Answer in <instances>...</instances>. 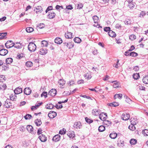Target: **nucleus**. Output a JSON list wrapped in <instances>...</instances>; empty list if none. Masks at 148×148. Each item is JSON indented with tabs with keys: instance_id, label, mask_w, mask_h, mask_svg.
I'll return each mask as SVG.
<instances>
[{
	"instance_id": "obj_1",
	"label": "nucleus",
	"mask_w": 148,
	"mask_h": 148,
	"mask_svg": "<svg viewBox=\"0 0 148 148\" xmlns=\"http://www.w3.org/2000/svg\"><path fill=\"white\" fill-rule=\"evenodd\" d=\"M28 48L30 51L34 52L36 50V46L34 42H30L28 45Z\"/></svg>"
},
{
	"instance_id": "obj_2",
	"label": "nucleus",
	"mask_w": 148,
	"mask_h": 148,
	"mask_svg": "<svg viewBox=\"0 0 148 148\" xmlns=\"http://www.w3.org/2000/svg\"><path fill=\"white\" fill-rule=\"evenodd\" d=\"M15 43L12 40L8 41L5 44V46L7 49L14 47Z\"/></svg>"
},
{
	"instance_id": "obj_3",
	"label": "nucleus",
	"mask_w": 148,
	"mask_h": 148,
	"mask_svg": "<svg viewBox=\"0 0 148 148\" xmlns=\"http://www.w3.org/2000/svg\"><path fill=\"white\" fill-rule=\"evenodd\" d=\"M3 106L5 108H7L11 107L12 103L10 102V100L8 99H7L3 104Z\"/></svg>"
},
{
	"instance_id": "obj_4",
	"label": "nucleus",
	"mask_w": 148,
	"mask_h": 148,
	"mask_svg": "<svg viewBox=\"0 0 148 148\" xmlns=\"http://www.w3.org/2000/svg\"><path fill=\"white\" fill-rule=\"evenodd\" d=\"M99 117L102 121H105L107 118V114L106 113H101L99 115Z\"/></svg>"
},
{
	"instance_id": "obj_5",
	"label": "nucleus",
	"mask_w": 148,
	"mask_h": 148,
	"mask_svg": "<svg viewBox=\"0 0 148 148\" xmlns=\"http://www.w3.org/2000/svg\"><path fill=\"white\" fill-rule=\"evenodd\" d=\"M130 118V115L129 114L126 113H123L121 116V119L125 121L127 120Z\"/></svg>"
},
{
	"instance_id": "obj_6",
	"label": "nucleus",
	"mask_w": 148,
	"mask_h": 148,
	"mask_svg": "<svg viewBox=\"0 0 148 148\" xmlns=\"http://www.w3.org/2000/svg\"><path fill=\"white\" fill-rule=\"evenodd\" d=\"M82 126V124L80 122H75L73 125V127L74 128L77 129H78L81 128Z\"/></svg>"
},
{
	"instance_id": "obj_7",
	"label": "nucleus",
	"mask_w": 148,
	"mask_h": 148,
	"mask_svg": "<svg viewBox=\"0 0 148 148\" xmlns=\"http://www.w3.org/2000/svg\"><path fill=\"white\" fill-rule=\"evenodd\" d=\"M56 112L53 111H50L49 112L48 114V116L50 119L56 117Z\"/></svg>"
},
{
	"instance_id": "obj_8",
	"label": "nucleus",
	"mask_w": 148,
	"mask_h": 148,
	"mask_svg": "<svg viewBox=\"0 0 148 148\" xmlns=\"http://www.w3.org/2000/svg\"><path fill=\"white\" fill-rule=\"evenodd\" d=\"M127 2L128 3V5L130 8L133 9L134 8L136 4L135 2H133V1H127Z\"/></svg>"
},
{
	"instance_id": "obj_9",
	"label": "nucleus",
	"mask_w": 148,
	"mask_h": 148,
	"mask_svg": "<svg viewBox=\"0 0 148 148\" xmlns=\"http://www.w3.org/2000/svg\"><path fill=\"white\" fill-rule=\"evenodd\" d=\"M34 11L36 12V13L39 14L42 12L43 11V9L41 6H38L35 9Z\"/></svg>"
},
{
	"instance_id": "obj_10",
	"label": "nucleus",
	"mask_w": 148,
	"mask_h": 148,
	"mask_svg": "<svg viewBox=\"0 0 148 148\" xmlns=\"http://www.w3.org/2000/svg\"><path fill=\"white\" fill-rule=\"evenodd\" d=\"M57 91L55 89H52L50 90L48 93V95L52 96H54L56 95Z\"/></svg>"
},
{
	"instance_id": "obj_11",
	"label": "nucleus",
	"mask_w": 148,
	"mask_h": 148,
	"mask_svg": "<svg viewBox=\"0 0 148 148\" xmlns=\"http://www.w3.org/2000/svg\"><path fill=\"white\" fill-rule=\"evenodd\" d=\"M24 92V93L27 95H30L32 92V90L30 88H25Z\"/></svg>"
},
{
	"instance_id": "obj_12",
	"label": "nucleus",
	"mask_w": 148,
	"mask_h": 148,
	"mask_svg": "<svg viewBox=\"0 0 148 148\" xmlns=\"http://www.w3.org/2000/svg\"><path fill=\"white\" fill-rule=\"evenodd\" d=\"M23 46V44L20 42H16L15 44L14 47L17 49H21Z\"/></svg>"
},
{
	"instance_id": "obj_13",
	"label": "nucleus",
	"mask_w": 148,
	"mask_h": 148,
	"mask_svg": "<svg viewBox=\"0 0 148 148\" xmlns=\"http://www.w3.org/2000/svg\"><path fill=\"white\" fill-rule=\"evenodd\" d=\"M39 138L42 142H45L47 140V138L45 136L44 134H41L38 137Z\"/></svg>"
},
{
	"instance_id": "obj_14",
	"label": "nucleus",
	"mask_w": 148,
	"mask_h": 148,
	"mask_svg": "<svg viewBox=\"0 0 148 148\" xmlns=\"http://www.w3.org/2000/svg\"><path fill=\"white\" fill-rule=\"evenodd\" d=\"M26 129L27 131L29 133H32V134H35V133L33 132V128L32 126L30 125H27L26 127ZM36 132H35V133Z\"/></svg>"
},
{
	"instance_id": "obj_15",
	"label": "nucleus",
	"mask_w": 148,
	"mask_h": 148,
	"mask_svg": "<svg viewBox=\"0 0 148 148\" xmlns=\"http://www.w3.org/2000/svg\"><path fill=\"white\" fill-rule=\"evenodd\" d=\"M8 51L7 50L3 49L0 50V55L1 56H5L8 53Z\"/></svg>"
},
{
	"instance_id": "obj_16",
	"label": "nucleus",
	"mask_w": 148,
	"mask_h": 148,
	"mask_svg": "<svg viewBox=\"0 0 148 148\" xmlns=\"http://www.w3.org/2000/svg\"><path fill=\"white\" fill-rule=\"evenodd\" d=\"M60 138V136L59 134H58L55 135L53 138L52 140L55 142L59 141Z\"/></svg>"
},
{
	"instance_id": "obj_17",
	"label": "nucleus",
	"mask_w": 148,
	"mask_h": 148,
	"mask_svg": "<svg viewBox=\"0 0 148 148\" xmlns=\"http://www.w3.org/2000/svg\"><path fill=\"white\" fill-rule=\"evenodd\" d=\"M22 92V89L21 88L18 87L16 88L14 90V92L15 94H18Z\"/></svg>"
},
{
	"instance_id": "obj_18",
	"label": "nucleus",
	"mask_w": 148,
	"mask_h": 148,
	"mask_svg": "<svg viewBox=\"0 0 148 148\" xmlns=\"http://www.w3.org/2000/svg\"><path fill=\"white\" fill-rule=\"evenodd\" d=\"M56 15V14L54 12H49V14L48 15V18L50 19L53 18L55 17Z\"/></svg>"
},
{
	"instance_id": "obj_19",
	"label": "nucleus",
	"mask_w": 148,
	"mask_h": 148,
	"mask_svg": "<svg viewBox=\"0 0 148 148\" xmlns=\"http://www.w3.org/2000/svg\"><path fill=\"white\" fill-rule=\"evenodd\" d=\"M67 136L70 138H73L75 137V135L73 131H70L67 134Z\"/></svg>"
},
{
	"instance_id": "obj_20",
	"label": "nucleus",
	"mask_w": 148,
	"mask_h": 148,
	"mask_svg": "<svg viewBox=\"0 0 148 148\" xmlns=\"http://www.w3.org/2000/svg\"><path fill=\"white\" fill-rule=\"evenodd\" d=\"M47 53V50L45 48L41 49L40 51V54L41 55H45Z\"/></svg>"
},
{
	"instance_id": "obj_21",
	"label": "nucleus",
	"mask_w": 148,
	"mask_h": 148,
	"mask_svg": "<svg viewBox=\"0 0 148 148\" xmlns=\"http://www.w3.org/2000/svg\"><path fill=\"white\" fill-rule=\"evenodd\" d=\"M65 36L66 38H71L73 37L72 35V33L71 32H67L65 34Z\"/></svg>"
},
{
	"instance_id": "obj_22",
	"label": "nucleus",
	"mask_w": 148,
	"mask_h": 148,
	"mask_svg": "<svg viewBox=\"0 0 148 148\" xmlns=\"http://www.w3.org/2000/svg\"><path fill=\"white\" fill-rule=\"evenodd\" d=\"M130 120L131 124L136 125L138 123V121L136 118H131Z\"/></svg>"
},
{
	"instance_id": "obj_23",
	"label": "nucleus",
	"mask_w": 148,
	"mask_h": 148,
	"mask_svg": "<svg viewBox=\"0 0 148 148\" xmlns=\"http://www.w3.org/2000/svg\"><path fill=\"white\" fill-rule=\"evenodd\" d=\"M55 42L57 44H60L62 42V41L61 38L57 37L55 38Z\"/></svg>"
},
{
	"instance_id": "obj_24",
	"label": "nucleus",
	"mask_w": 148,
	"mask_h": 148,
	"mask_svg": "<svg viewBox=\"0 0 148 148\" xmlns=\"http://www.w3.org/2000/svg\"><path fill=\"white\" fill-rule=\"evenodd\" d=\"M108 35L111 37H114L116 36L115 32L112 30L110 31L108 33Z\"/></svg>"
},
{
	"instance_id": "obj_25",
	"label": "nucleus",
	"mask_w": 148,
	"mask_h": 148,
	"mask_svg": "<svg viewBox=\"0 0 148 148\" xmlns=\"http://www.w3.org/2000/svg\"><path fill=\"white\" fill-rule=\"evenodd\" d=\"M101 1L98 2L101 3V5H100L101 6H105L106 5H108V1Z\"/></svg>"
},
{
	"instance_id": "obj_26",
	"label": "nucleus",
	"mask_w": 148,
	"mask_h": 148,
	"mask_svg": "<svg viewBox=\"0 0 148 148\" xmlns=\"http://www.w3.org/2000/svg\"><path fill=\"white\" fill-rule=\"evenodd\" d=\"M117 136V134L115 132H112L110 135V137L112 139H115Z\"/></svg>"
},
{
	"instance_id": "obj_27",
	"label": "nucleus",
	"mask_w": 148,
	"mask_h": 148,
	"mask_svg": "<svg viewBox=\"0 0 148 148\" xmlns=\"http://www.w3.org/2000/svg\"><path fill=\"white\" fill-rule=\"evenodd\" d=\"M108 105L110 106L116 107L119 105V103L118 102H114L109 103Z\"/></svg>"
},
{
	"instance_id": "obj_28",
	"label": "nucleus",
	"mask_w": 148,
	"mask_h": 148,
	"mask_svg": "<svg viewBox=\"0 0 148 148\" xmlns=\"http://www.w3.org/2000/svg\"><path fill=\"white\" fill-rule=\"evenodd\" d=\"M93 114L95 116H98L99 115V113L100 112L99 110L97 109H95L93 110Z\"/></svg>"
},
{
	"instance_id": "obj_29",
	"label": "nucleus",
	"mask_w": 148,
	"mask_h": 148,
	"mask_svg": "<svg viewBox=\"0 0 148 148\" xmlns=\"http://www.w3.org/2000/svg\"><path fill=\"white\" fill-rule=\"evenodd\" d=\"M54 107V106L51 103L48 104L45 106L46 108L47 109H51Z\"/></svg>"
},
{
	"instance_id": "obj_30",
	"label": "nucleus",
	"mask_w": 148,
	"mask_h": 148,
	"mask_svg": "<svg viewBox=\"0 0 148 148\" xmlns=\"http://www.w3.org/2000/svg\"><path fill=\"white\" fill-rule=\"evenodd\" d=\"M41 46L42 47H47L48 45V42L45 40H42L41 42Z\"/></svg>"
},
{
	"instance_id": "obj_31",
	"label": "nucleus",
	"mask_w": 148,
	"mask_h": 148,
	"mask_svg": "<svg viewBox=\"0 0 148 148\" xmlns=\"http://www.w3.org/2000/svg\"><path fill=\"white\" fill-rule=\"evenodd\" d=\"M7 35L6 32L0 33V39L5 38H6V36Z\"/></svg>"
},
{
	"instance_id": "obj_32",
	"label": "nucleus",
	"mask_w": 148,
	"mask_h": 148,
	"mask_svg": "<svg viewBox=\"0 0 148 148\" xmlns=\"http://www.w3.org/2000/svg\"><path fill=\"white\" fill-rule=\"evenodd\" d=\"M130 142L132 145H135L137 143V140L136 139L132 138L130 139Z\"/></svg>"
},
{
	"instance_id": "obj_33",
	"label": "nucleus",
	"mask_w": 148,
	"mask_h": 148,
	"mask_svg": "<svg viewBox=\"0 0 148 148\" xmlns=\"http://www.w3.org/2000/svg\"><path fill=\"white\" fill-rule=\"evenodd\" d=\"M65 81L63 79H60L58 82L59 84L62 86H64L65 84Z\"/></svg>"
},
{
	"instance_id": "obj_34",
	"label": "nucleus",
	"mask_w": 148,
	"mask_h": 148,
	"mask_svg": "<svg viewBox=\"0 0 148 148\" xmlns=\"http://www.w3.org/2000/svg\"><path fill=\"white\" fill-rule=\"evenodd\" d=\"M74 46V44L73 43L71 42H68L67 44L66 47L68 48L69 49H71Z\"/></svg>"
},
{
	"instance_id": "obj_35",
	"label": "nucleus",
	"mask_w": 148,
	"mask_h": 148,
	"mask_svg": "<svg viewBox=\"0 0 148 148\" xmlns=\"http://www.w3.org/2000/svg\"><path fill=\"white\" fill-rule=\"evenodd\" d=\"M13 61V59L12 58H9L6 60V62L7 64H10Z\"/></svg>"
},
{
	"instance_id": "obj_36",
	"label": "nucleus",
	"mask_w": 148,
	"mask_h": 148,
	"mask_svg": "<svg viewBox=\"0 0 148 148\" xmlns=\"http://www.w3.org/2000/svg\"><path fill=\"white\" fill-rule=\"evenodd\" d=\"M35 123L37 126L40 125L42 124V122L40 119H36L35 121Z\"/></svg>"
},
{
	"instance_id": "obj_37",
	"label": "nucleus",
	"mask_w": 148,
	"mask_h": 148,
	"mask_svg": "<svg viewBox=\"0 0 148 148\" xmlns=\"http://www.w3.org/2000/svg\"><path fill=\"white\" fill-rule=\"evenodd\" d=\"M143 82L145 84H148V76H146L143 78Z\"/></svg>"
},
{
	"instance_id": "obj_38",
	"label": "nucleus",
	"mask_w": 148,
	"mask_h": 148,
	"mask_svg": "<svg viewBox=\"0 0 148 148\" xmlns=\"http://www.w3.org/2000/svg\"><path fill=\"white\" fill-rule=\"evenodd\" d=\"M26 66L28 67H30L32 66L33 63L31 61H27L25 64Z\"/></svg>"
},
{
	"instance_id": "obj_39",
	"label": "nucleus",
	"mask_w": 148,
	"mask_h": 148,
	"mask_svg": "<svg viewBox=\"0 0 148 148\" xmlns=\"http://www.w3.org/2000/svg\"><path fill=\"white\" fill-rule=\"evenodd\" d=\"M105 130V127L103 125H101L99 126L98 130L100 132H102L104 131Z\"/></svg>"
},
{
	"instance_id": "obj_40",
	"label": "nucleus",
	"mask_w": 148,
	"mask_h": 148,
	"mask_svg": "<svg viewBox=\"0 0 148 148\" xmlns=\"http://www.w3.org/2000/svg\"><path fill=\"white\" fill-rule=\"evenodd\" d=\"M34 29L32 27H27L26 29V31L28 33H30L33 32Z\"/></svg>"
},
{
	"instance_id": "obj_41",
	"label": "nucleus",
	"mask_w": 148,
	"mask_h": 148,
	"mask_svg": "<svg viewBox=\"0 0 148 148\" xmlns=\"http://www.w3.org/2000/svg\"><path fill=\"white\" fill-rule=\"evenodd\" d=\"M74 41L75 42L80 43L81 41V40L79 37H76L74 39Z\"/></svg>"
},
{
	"instance_id": "obj_42",
	"label": "nucleus",
	"mask_w": 148,
	"mask_h": 148,
	"mask_svg": "<svg viewBox=\"0 0 148 148\" xmlns=\"http://www.w3.org/2000/svg\"><path fill=\"white\" fill-rule=\"evenodd\" d=\"M133 78L135 79H137L140 77L139 73L134 74L133 75Z\"/></svg>"
},
{
	"instance_id": "obj_43",
	"label": "nucleus",
	"mask_w": 148,
	"mask_h": 148,
	"mask_svg": "<svg viewBox=\"0 0 148 148\" xmlns=\"http://www.w3.org/2000/svg\"><path fill=\"white\" fill-rule=\"evenodd\" d=\"M94 22L95 23H97L99 20V17L97 16H95L92 17Z\"/></svg>"
},
{
	"instance_id": "obj_44",
	"label": "nucleus",
	"mask_w": 148,
	"mask_h": 148,
	"mask_svg": "<svg viewBox=\"0 0 148 148\" xmlns=\"http://www.w3.org/2000/svg\"><path fill=\"white\" fill-rule=\"evenodd\" d=\"M5 77L4 75H0V82H3L6 80Z\"/></svg>"
},
{
	"instance_id": "obj_45",
	"label": "nucleus",
	"mask_w": 148,
	"mask_h": 148,
	"mask_svg": "<svg viewBox=\"0 0 148 148\" xmlns=\"http://www.w3.org/2000/svg\"><path fill=\"white\" fill-rule=\"evenodd\" d=\"M135 125H133V124H131L128 127L129 129L132 131H134L135 129V127L134 126Z\"/></svg>"
},
{
	"instance_id": "obj_46",
	"label": "nucleus",
	"mask_w": 148,
	"mask_h": 148,
	"mask_svg": "<svg viewBox=\"0 0 148 148\" xmlns=\"http://www.w3.org/2000/svg\"><path fill=\"white\" fill-rule=\"evenodd\" d=\"M66 130L64 128H63L62 130H60L59 133L61 135H63L66 133Z\"/></svg>"
},
{
	"instance_id": "obj_47",
	"label": "nucleus",
	"mask_w": 148,
	"mask_h": 148,
	"mask_svg": "<svg viewBox=\"0 0 148 148\" xmlns=\"http://www.w3.org/2000/svg\"><path fill=\"white\" fill-rule=\"evenodd\" d=\"M124 97L126 98L125 101L126 102L130 104L132 102V101L127 96H124Z\"/></svg>"
},
{
	"instance_id": "obj_48",
	"label": "nucleus",
	"mask_w": 148,
	"mask_h": 148,
	"mask_svg": "<svg viewBox=\"0 0 148 148\" xmlns=\"http://www.w3.org/2000/svg\"><path fill=\"white\" fill-rule=\"evenodd\" d=\"M32 117V115L30 114H27L24 116V118L26 120L30 119Z\"/></svg>"
},
{
	"instance_id": "obj_49",
	"label": "nucleus",
	"mask_w": 148,
	"mask_h": 148,
	"mask_svg": "<svg viewBox=\"0 0 148 148\" xmlns=\"http://www.w3.org/2000/svg\"><path fill=\"white\" fill-rule=\"evenodd\" d=\"M124 22L126 25H130L131 24V21L130 20L127 19L124 21Z\"/></svg>"
},
{
	"instance_id": "obj_50",
	"label": "nucleus",
	"mask_w": 148,
	"mask_h": 148,
	"mask_svg": "<svg viewBox=\"0 0 148 148\" xmlns=\"http://www.w3.org/2000/svg\"><path fill=\"white\" fill-rule=\"evenodd\" d=\"M10 100L12 101H15L16 99V96L15 95H12L10 96Z\"/></svg>"
},
{
	"instance_id": "obj_51",
	"label": "nucleus",
	"mask_w": 148,
	"mask_h": 148,
	"mask_svg": "<svg viewBox=\"0 0 148 148\" xmlns=\"http://www.w3.org/2000/svg\"><path fill=\"white\" fill-rule=\"evenodd\" d=\"M138 55V53L134 52H131L130 54V56L132 57H135Z\"/></svg>"
},
{
	"instance_id": "obj_52",
	"label": "nucleus",
	"mask_w": 148,
	"mask_h": 148,
	"mask_svg": "<svg viewBox=\"0 0 148 148\" xmlns=\"http://www.w3.org/2000/svg\"><path fill=\"white\" fill-rule=\"evenodd\" d=\"M85 121L88 123H92L93 121L90 119H88L87 117H86L85 118Z\"/></svg>"
},
{
	"instance_id": "obj_53",
	"label": "nucleus",
	"mask_w": 148,
	"mask_h": 148,
	"mask_svg": "<svg viewBox=\"0 0 148 148\" xmlns=\"http://www.w3.org/2000/svg\"><path fill=\"white\" fill-rule=\"evenodd\" d=\"M129 39L132 40H134L136 39V36L132 34L129 36Z\"/></svg>"
},
{
	"instance_id": "obj_54",
	"label": "nucleus",
	"mask_w": 148,
	"mask_h": 148,
	"mask_svg": "<svg viewBox=\"0 0 148 148\" xmlns=\"http://www.w3.org/2000/svg\"><path fill=\"white\" fill-rule=\"evenodd\" d=\"M6 87V85L3 84V85H0V89L1 90H4L5 89Z\"/></svg>"
},
{
	"instance_id": "obj_55",
	"label": "nucleus",
	"mask_w": 148,
	"mask_h": 148,
	"mask_svg": "<svg viewBox=\"0 0 148 148\" xmlns=\"http://www.w3.org/2000/svg\"><path fill=\"white\" fill-rule=\"evenodd\" d=\"M142 132L145 136H148V130L145 129Z\"/></svg>"
},
{
	"instance_id": "obj_56",
	"label": "nucleus",
	"mask_w": 148,
	"mask_h": 148,
	"mask_svg": "<svg viewBox=\"0 0 148 148\" xmlns=\"http://www.w3.org/2000/svg\"><path fill=\"white\" fill-rule=\"evenodd\" d=\"M47 92H46L44 91L41 94V97H42L43 96H44L45 97V98H46L47 97Z\"/></svg>"
},
{
	"instance_id": "obj_57",
	"label": "nucleus",
	"mask_w": 148,
	"mask_h": 148,
	"mask_svg": "<svg viewBox=\"0 0 148 148\" xmlns=\"http://www.w3.org/2000/svg\"><path fill=\"white\" fill-rule=\"evenodd\" d=\"M83 7V4L81 3H79L78 4L77 9H80L82 8Z\"/></svg>"
},
{
	"instance_id": "obj_58",
	"label": "nucleus",
	"mask_w": 148,
	"mask_h": 148,
	"mask_svg": "<svg viewBox=\"0 0 148 148\" xmlns=\"http://www.w3.org/2000/svg\"><path fill=\"white\" fill-rule=\"evenodd\" d=\"M73 7L72 5H69L66 6V8L68 10H71L73 9Z\"/></svg>"
},
{
	"instance_id": "obj_59",
	"label": "nucleus",
	"mask_w": 148,
	"mask_h": 148,
	"mask_svg": "<svg viewBox=\"0 0 148 148\" xmlns=\"http://www.w3.org/2000/svg\"><path fill=\"white\" fill-rule=\"evenodd\" d=\"M104 121L105 124L108 126L110 125L111 124V123L110 121H106V120Z\"/></svg>"
},
{
	"instance_id": "obj_60",
	"label": "nucleus",
	"mask_w": 148,
	"mask_h": 148,
	"mask_svg": "<svg viewBox=\"0 0 148 148\" xmlns=\"http://www.w3.org/2000/svg\"><path fill=\"white\" fill-rule=\"evenodd\" d=\"M56 10H60L61 9H63V8L62 6H61L58 5H57L56 6Z\"/></svg>"
},
{
	"instance_id": "obj_61",
	"label": "nucleus",
	"mask_w": 148,
	"mask_h": 148,
	"mask_svg": "<svg viewBox=\"0 0 148 148\" xmlns=\"http://www.w3.org/2000/svg\"><path fill=\"white\" fill-rule=\"evenodd\" d=\"M45 27V25L43 23H40L39 24L38 27L39 28L42 29L44 28Z\"/></svg>"
},
{
	"instance_id": "obj_62",
	"label": "nucleus",
	"mask_w": 148,
	"mask_h": 148,
	"mask_svg": "<svg viewBox=\"0 0 148 148\" xmlns=\"http://www.w3.org/2000/svg\"><path fill=\"white\" fill-rule=\"evenodd\" d=\"M146 14V12L145 11H142L140 13V16L141 17V16H142V17H143V16Z\"/></svg>"
},
{
	"instance_id": "obj_63",
	"label": "nucleus",
	"mask_w": 148,
	"mask_h": 148,
	"mask_svg": "<svg viewBox=\"0 0 148 148\" xmlns=\"http://www.w3.org/2000/svg\"><path fill=\"white\" fill-rule=\"evenodd\" d=\"M110 28L109 27H105L104 29V30L105 31L107 32L108 31L109 32L110 31Z\"/></svg>"
},
{
	"instance_id": "obj_64",
	"label": "nucleus",
	"mask_w": 148,
	"mask_h": 148,
	"mask_svg": "<svg viewBox=\"0 0 148 148\" xmlns=\"http://www.w3.org/2000/svg\"><path fill=\"white\" fill-rule=\"evenodd\" d=\"M74 83V81L72 80H70L68 83V84L70 86L73 85Z\"/></svg>"
}]
</instances>
